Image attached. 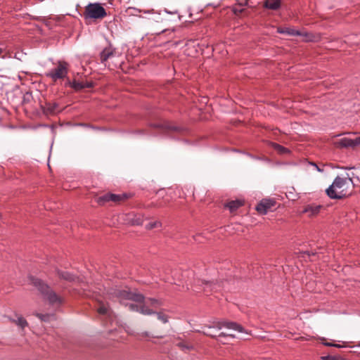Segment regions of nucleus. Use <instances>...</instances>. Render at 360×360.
Returning <instances> with one entry per match:
<instances>
[{"label":"nucleus","mask_w":360,"mask_h":360,"mask_svg":"<svg viewBox=\"0 0 360 360\" xmlns=\"http://www.w3.org/2000/svg\"><path fill=\"white\" fill-rule=\"evenodd\" d=\"M115 293L120 302L125 304L130 311H138L144 315H152L155 314V311L149 309L146 304L139 307L138 304L133 303H124V301L126 300H131L138 303H143L145 297L142 294L127 290H117Z\"/></svg>","instance_id":"1"},{"label":"nucleus","mask_w":360,"mask_h":360,"mask_svg":"<svg viewBox=\"0 0 360 360\" xmlns=\"http://www.w3.org/2000/svg\"><path fill=\"white\" fill-rule=\"evenodd\" d=\"M353 184L352 177L343 178L338 176L326 190V193L330 199H342L350 195Z\"/></svg>","instance_id":"2"},{"label":"nucleus","mask_w":360,"mask_h":360,"mask_svg":"<svg viewBox=\"0 0 360 360\" xmlns=\"http://www.w3.org/2000/svg\"><path fill=\"white\" fill-rule=\"evenodd\" d=\"M31 283L38 288L43 295L44 300H47L51 305L60 304L62 302V298L53 291L49 285L44 283L41 280L31 276L30 278Z\"/></svg>","instance_id":"3"},{"label":"nucleus","mask_w":360,"mask_h":360,"mask_svg":"<svg viewBox=\"0 0 360 360\" xmlns=\"http://www.w3.org/2000/svg\"><path fill=\"white\" fill-rule=\"evenodd\" d=\"M69 65L65 61H58L56 66L46 73V76L53 82L63 79L68 77Z\"/></svg>","instance_id":"4"},{"label":"nucleus","mask_w":360,"mask_h":360,"mask_svg":"<svg viewBox=\"0 0 360 360\" xmlns=\"http://www.w3.org/2000/svg\"><path fill=\"white\" fill-rule=\"evenodd\" d=\"M107 13L105 8L99 3H90L84 13V19H102L105 17Z\"/></svg>","instance_id":"5"},{"label":"nucleus","mask_w":360,"mask_h":360,"mask_svg":"<svg viewBox=\"0 0 360 360\" xmlns=\"http://www.w3.org/2000/svg\"><path fill=\"white\" fill-rule=\"evenodd\" d=\"M205 327L208 328H217L218 330H220L222 328H226L240 333H243L244 330V328L240 325H238L235 322H222L217 320L213 321L210 324L205 325Z\"/></svg>","instance_id":"6"},{"label":"nucleus","mask_w":360,"mask_h":360,"mask_svg":"<svg viewBox=\"0 0 360 360\" xmlns=\"http://www.w3.org/2000/svg\"><path fill=\"white\" fill-rule=\"evenodd\" d=\"M194 282H195V285H200V286L202 285V290L206 293L212 292L214 290H219L221 289V288L229 289V288L226 287V284H227L226 281L225 283L222 282L221 285L218 283H215L213 282L205 281V280H200V279L198 278L197 280H195Z\"/></svg>","instance_id":"7"},{"label":"nucleus","mask_w":360,"mask_h":360,"mask_svg":"<svg viewBox=\"0 0 360 360\" xmlns=\"http://www.w3.org/2000/svg\"><path fill=\"white\" fill-rule=\"evenodd\" d=\"M127 195L126 193L123 194H114V193H107L97 199V202L100 205H103L106 202L112 201L115 202H119L124 199L127 198Z\"/></svg>","instance_id":"8"},{"label":"nucleus","mask_w":360,"mask_h":360,"mask_svg":"<svg viewBox=\"0 0 360 360\" xmlns=\"http://www.w3.org/2000/svg\"><path fill=\"white\" fill-rule=\"evenodd\" d=\"M336 145L340 148H355L360 145V137H356L354 139L344 137L339 139L336 142Z\"/></svg>","instance_id":"9"},{"label":"nucleus","mask_w":360,"mask_h":360,"mask_svg":"<svg viewBox=\"0 0 360 360\" xmlns=\"http://www.w3.org/2000/svg\"><path fill=\"white\" fill-rule=\"evenodd\" d=\"M275 201L271 199H263L257 205L256 210L261 214H266L274 205Z\"/></svg>","instance_id":"10"},{"label":"nucleus","mask_w":360,"mask_h":360,"mask_svg":"<svg viewBox=\"0 0 360 360\" xmlns=\"http://www.w3.org/2000/svg\"><path fill=\"white\" fill-rule=\"evenodd\" d=\"M116 55V50L111 45L105 47L103 49V51L100 53V60L102 64H104L106 66V63L108 60L112 58Z\"/></svg>","instance_id":"11"},{"label":"nucleus","mask_w":360,"mask_h":360,"mask_svg":"<svg viewBox=\"0 0 360 360\" xmlns=\"http://www.w3.org/2000/svg\"><path fill=\"white\" fill-rule=\"evenodd\" d=\"M322 206L319 205H308L304 207L303 212L308 214L309 217H313L318 214Z\"/></svg>","instance_id":"12"},{"label":"nucleus","mask_w":360,"mask_h":360,"mask_svg":"<svg viewBox=\"0 0 360 360\" xmlns=\"http://www.w3.org/2000/svg\"><path fill=\"white\" fill-rule=\"evenodd\" d=\"M278 32L282 34H288L291 36H302L306 37L307 40H308V34L307 32H301L299 30H296L290 28H285V29H278Z\"/></svg>","instance_id":"13"},{"label":"nucleus","mask_w":360,"mask_h":360,"mask_svg":"<svg viewBox=\"0 0 360 360\" xmlns=\"http://www.w3.org/2000/svg\"><path fill=\"white\" fill-rule=\"evenodd\" d=\"M57 274L60 278L65 280L67 281L75 282V281H79V278L75 276L73 274H72L68 271L58 270Z\"/></svg>","instance_id":"14"},{"label":"nucleus","mask_w":360,"mask_h":360,"mask_svg":"<svg viewBox=\"0 0 360 360\" xmlns=\"http://www.w3.org/2000/svg\"><path fill=\"white\" fill-rule=\"evenodd\" d=\"M281 0H266L264 2V7L271 10H278L281 7Z\"/></svg>","instance_id":"15"},{"label":"nucleus","mask_w":360,"mask_h":360,"mask_svg":"<svg viewBox=\"0 0 360 360\" xmlns=\"http://www.w3.org/2000/svg\"><path fill=\"white\" fill-rule=\"evenodd\" d=\"M98 313L101 315L106 316L109 318L112 316V311L109 307L107 304H105L103 303L101 304L100 306L98 307Z\"/></svg>","instance_id":"16"},{"label":"nucleus","mask_w":360,"mask_h":360,"mask_svg":"<svg viewBox=\"0 0 360 360\" xmlns=\"http://www.w3.org/2000/svg\"><path fill=\"white\" fill-rule=\"evenodd\" d=\"M243 205L241 200H232L226 204V207L229 208L230 212H233Z\"/></svg>","instance_id":"17"},{"label":"nucleus","mask_w":360,"mask_h":360,"mask_svg":"<svg viewBox=\"0 0 360 360\" xmlns=\"http://www.w3.org/2000/svg\"><path fill=\"white\" fill-rule=\"evenodd\" d=\"M15 317H16V321L15 323L20 328H21L22 329H24L25 327H27L28 326L27 321L22 316H20L18 314H15Z\"/></svg>","instance_id":"18"},{"label":"nucleus","mask_w":360,"mask_h":360,"mask_svg":"<svg viewBox=\"0 0 360 360\" xmlns=\"http://www.w3.org/2000/svg\"><path fill=\"white\" fill-rule=\"evenodd\" d=\"M271 145H272V147L274 148V149H275L281 155L288 154L290 153L289 149L283 147V146H281L278 143H272Z\"/></svg>","instance_id":"19"},{"label":"nucleus","mask_w":360,"mask_h":360,"mask_svg":"<svg viewBox=\"0 0 360 360\" xmlns=\"http://www.w3.org/2000/svg\"><path fill=\"white\" fill-rule=\"evenodd\" d=\"M58 108V105L56 103H46L44 111L48 113H53L56 108Z\"/></svg>","instance_id":"20"},{"label":"nucleus","mask_w":360,"mask_h":360,"mask_svg":"<svg viewBox=\"0 0 360 360\" xmlns=\"http://www.w3.org/2000/svg\"><path fill=\"white\" fill-rule=\"evenodd\" d=\"M154 314H156L158 319L162 322L163 323H167L169 321L168 316L162 312H156L155 311Z\"/></svg>","instance_id":"21"},{"label":"nucleus","mask_w":360,"mask_h":360,"mask_svg":"<svg viewBox=\"0 0 360 360\" xmlns=\"http://www.w3.org/2000/svg\"><path fill=\"white\" fill-rule=\"evenodd\" d=\"M147 302H150V305L153 307H158L162 304L161 300L155 298H148Z\"/></svg>","instance_id":"22"},{"label":"nucleus","mask_w":360,"mask_h":360,"mask_svg":"<svg viewBox=\"0 0 360 360\" xmlns=\"http://www.w3.org/2000/svg\"><path fill=\"white\" fill-rule=\"evenodd\" d=\"M82 83L83 82H79L77 80H73L72 82V88L76 91L83 89Z\"/></svg>","instance_id":"23"},{"label":"nucleus","mask_w":360,"mask_h":360,"mask_svg":"<svg viewBox=\"0 0 360 360\" xmlns=\"http://www.w3.org/2000/svg\"><path fill=\"white\" fill-rule=\"evenodd\" d=\"M127 217H128V219L131 221L132 224L140 225L142 223V221L141 219H134V218H132V217H134L133 214H129L127 215Z\"/></svg>","instance_id":"24"},{"label":"nucleus","mask_w":360,"mask_h":360,"mask_svg":"<svg viewBox=\"0 0 360 360\" xmlns=\"http://www.w3.org/2000/svg\"><path fill=\"white\" fill-rule=\"evenodd\" d=\"M307 165L314 167L316 171L321 173L323 172L324 171L323 168L319 167L316 163L312 162H307Z\"/></svg>","instance_id":"25"},{"label":"nucleus","mask_w":360,"mask_h":360,"mask_svg":"<svg viewBox=\"0 0 360 360\" xmlns=\"http://www.w3.org/2000/svg\"><path fill=\"white\" fill-rule=\"evenodd\" d=\"M159 226H160V222L155 221V222H151V223L148 224L146 227H147V229H151L158 227Z\"/></svg>","instance_id":"26"},{"label":"nucleus","mask_w":360,"mask_h":360,"mask_svg":"<svg viewBox=\"0 0 360 360\" xmlns=\"http://www.w3.org/2000/svg\"><path fill=\"white\" fill-rule=\"evenodd\" d=\"M322 360H340L339 358L332 356V355H327L321 356Z\"/></svg>","instance_id":"27"},{"label":"nucleus","mask_w":360,"mask_h":360,"mask_svg":"<svg viewBox=\"0 0 360 360\" xmlns=\"http://www.w3.org/2000/svg\"><path fill=\"white\" fill-rule=\"evenodd\" d=\"M219 338H235V335L233 334H226L225 333H221L219 335H218Z\"/></svg>","instance_id":"28"},{"label":"nucleus","mask_w":360,"mask_h":360,"mask_svg":"<svg viewBox=\"0 0 360 360\" xmlns=\"http://www.w3.org/2000/svg\"><path fill=\"white\" fill-rule=\"evenodd\" d=\"M82 86H83V89L84 88H91L93 86V84L92 82H85V83H82Z\"/></svg>","instance_id":"29"},{"label":"nucleus","mask_w":360,"mask_h":360,"mask_svg":"<svg viewBox=\"0 0 360 360\" xmlns=\"http://www.w3.org/2000/svg\"><path fill=\"white\" fill-rule=\"evenodd\" d=\"M37 316L41 320L43 321H46V315H44V314H37Z\"/></svg>","instance_id":"30"},{"label":"nucleus","mask_w":360,"mask_h":360,"mask_svg":"<svg viewBox=\"0 0 360 360\" xmlns=\"http://www.w3.org/2000/svg\"><path fill=\"white\" fill-rule=\"evenodd\" d=\"M202 333H203V334H205V335H206L207 336L212 337V338H215L216 337V335L212 334V333H209V332L203 331Z\"/></svg>","instance_id":"31"},{"label":"nucleus","mask_w":360,"mask_h":360,"mask_svg":"<svg viewBox=\"0 0 360 360\" xmlns=\"http://www.w3.org/2000/svg\"><path fill=\"white\" fill-rule=\"evenodd\" d=\"M72 81L68 79V81L65 83V86L72 87Z\"/></svg>","instance_id":"32"},{"label":"nucleus","mask_w":360,"mask_h":360,"mask_svg":"<svg viewBox=\"0 0 360 360\" xmlns=\"http://www.w3.org/2000/svg\"><path fill=\"white\" fill-rule=\"evenodd\" d=\"M6 317H7V319H8L11 322H13V323H15V321H16V319H13V318L11 317V316H6Z\"/></svg>","instance_id":"33"},{"label":"nucleus","mask_w":360,"mask_h":360,"mask_svg":"<svg viewBox=\"0 0 360 360\" xmlns=\"http://www.w3.org/2000/svg\"><path fill=\"white\" fill-rule=\"evenodd\" d=\"M151 127H155V128H160V127H162V125L159 124H152Z\"/></svg>","instance_id":"34"},{"label":"nucleus","mask_w":360,"mask_h":360,"mask_svg":"<svg viewBox=\"0 0 360 360\" xmlns=\"http://www.w3.org/2000/svg\"><path fill=\"white\" fill-rule=\"evenodd\" d=\"M179 347H181L182 349H188V348H189L188 347L186 346L185 345H184V344H182V343L179 344Z\"/></svg>","instance_id":"35"},{"label":"nucleus","mask_w":360,"mask_h":360,"mask_svg":"<svg viewBox=\"0 0 360 360\" xmlns=\"http://www.w3.org/2000/svg\"><path fill=\"white\" fill-rule=\"evenodd\" d=\"M324 345H326V346L333 347V344H332V343H329V342H326V343H325Z\"/></svg>","instance_id":"36"},{"label":"nucleus","mask_w":360,"mask_h":360,"mask_svg":"<svg viewBox=\"0 0 360 360\" xmlns=\"http://www.w3.org/2000/svg\"><path fill=\"white\" fill-rule=\"evenodd\" d=\"M333 347H338V348L341 347V346L340 345H337V344H333Z\"/></svg>","instance_id":"37"},{"label":"nucleus","mask_w":360,"mask_h":360,"mask_svg":"<svg viewBox=\"0 0 360 360\" xmlns=\"http://www.w3.org/2000/svg\"><path fill=\"white\" fill-rule=\"evenodd\" d=\"M200 290V288H198V286H196V287H195V289H194V290H195V291H198V290Z\"/></svg>","instance_id":"38"},{"label":"nucleus","mask_w":360,"mask_h":360,"mask_svg":"<svg viewBox=\"0 0 360 360\" xmlns=\"http://www.w3.org/2000/svg\"><path fill=\"white\" fill-rule=\"evenodd\" d=\"M143 335H144L145 336H148V332H145L144 333H143Z\"/></svg>","instance_id":"39"},{"label":"nucleus","mask_w":360,"mask_h":360,"mask_svg":"<svg viewBox=\"0 0 360 360\" xmlns=\"http://www.w3.org/2000/svg\"><path fill=\"white\" fill-rule=\"evenodd\" d=\"M3 53V49L0 48V55Z\"/></svg>","instance_id":"40"},{"label":"nucleus","mask_w":360,"mask_h":360,"mask_svg":"<svg viewBox=\"0 0 360 360\" xmlns=\"http://www.w3.org/2000/svg\"><path fill=\"white\" fill-rule=\"evenodd\" d=\"M219 340L221 342H222L223 344H224V343H225V342H224V341H223L222 340Z\"/></svg>","instance_id":"41"},{"label":"nucleus","mask_w":360,"mask_h":360,"mask_svg":"<svg viewBox=\"0 0 360 360\" xmlns=\"http://www.w3.org/2000/svg\"><path fill=\"white\" fill-rule=\"evenodd\" d=\"M150 11H145L144 13H148Z\"/></svg>","instance_id":"42"}]
</instances>
